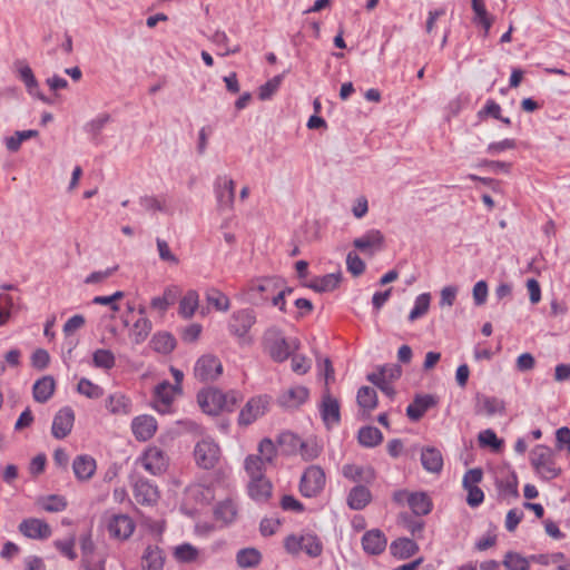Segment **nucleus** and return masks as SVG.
Returning a JSON list of instances; mask_svg holds the SVG:
<instances>
[{
    "mask_svg": "<svg viewBox=\"0 0 570 570\" xmlns=\"http://www.w3.org/2000/svg\"><path fill=\"white\" fill-rule=\"evenodd\" d=\"M75 421L73 411L70 407L61 409L55 416L52 422V434L57 439L66 438L72 426Z\"/></svg>",
    "mask_w": 570,
    "mask_h": 570,
    "instance_id": "nucleus-16",
    "label": "nucleus"
},
{
    "mask_svg": "<svg viewBox=\"0 0 570 570\" xmlns=\"http://www.w3.org/2000/svg\"><path fill=\"white\" fill-rule=\"evenodd\" d=\"M206 299L209 305L214 306L217 311L226 312L229 309V298L219 289L210 288L206 293Z\"/></svg>",
    "mask_w": 570,
    "mask_h": 570,
    "instance_id": "nucleus-44",
    "label": "nucleus"
},
{
    "mask_svg": "<svg viewBox=\"0 0 570 570\" xmlns=\"http://www.w3.org/2000/svg\"><path fill=\"white\" fill-rule=\"evenodd\" d=\"M77 391L89 399H98L102 395V389L87 379H81L78 382Z\"/></svg>",
    "mask_w": 570,
    "mask_h": 570,
    "instance_id": "nucleus-53",
    "label": "nucleus"
},
{
    "mask_svg": "<svg viewBox=\"0 0 570 570\" xmlns=\"http://www.w3.org/2000/svg\"><path fill=\"white\" fill-rule=\"evenodd\" d=\"M92 363L96 367L110 370L115 366L116 360L111 351L99 348L92 354Z\"/></svg>",
    "mask_w": 570,
    "mask_h": 570,
    "instance_id": "nucleus-45",
    "label": "nucleus"
},
{
    "mask_svg": "<svg viewBox=\"0 0 570 570\" xmlns=\"http://www.w3.org/2000/svg\"><path fill=\"white\" fill-rule=\"evenodd\" d=\"M325 483L324 470L318 465H309L301 478L299 491L304 497L313 498L322 492Z\"/></svg>",
    "mask_w": 570,
    "mask_h": 570,
    "instance_id": "nucleus-4",
    "label": "nucleus"
},
{
    "mask_svg": "<svg viewBox=\"0 0 570 570\" xmlns=\"http://www.w3.org/2000/svg\"><path fill=\"white\" fill-rule=\"evenodd\" d=\"M217 200L222 207H230L235 199V183L227 177H218L216 180Z\"/></svg>",
    "mask_w": 570,
    "mask_h": 570,
    "instance_id": "nucleus-20",
    "label": "nucleus"
},
{
    "mask_svg": "<svg viewBox=\"0 0 570 570\" xmlns=\"http://www.w3.org/2000/svg\"><path fill=\"white\" fill-rule=\"evenodd\" d=\"M479 442L481 445L490 446L495 451L502 446V441L499 440L497 434L490 429L480 432Z\"/></svg>",
    "mask_w": 570,
    "mask_h": 570,
    "instance_id": "nucleus-60",
    "label": "nucleus"
},
{
    "mask_svg": "<svg viewBox=\"0 0 570 570\" xmlns=\"http://www.w3.org/2000/svg\"><path fill=\"white\" fill-rule=\"evenodd\" d=\"M140 462L147 472L158 475L166 471L169 459L164 450L156 445H150L140 458Z\"/></svg>",
    "mask_w": 570,
    "mask_h": 570,
    "instance_id": "nucleus-7",
    "label": "nucleus"
},
{
    "mask_svg": "<svg viewBox=\"0 0 570 570\" xmlns=\"http://www.w3.org/2000/svg\"><path fill=\"white\" fill-rule=\"evenodd\" d=\"M373 373L394 382L402 375V368L399 365H383L379 366L377 371Z\"/></svg>",
    "mask_w": 570,
    "mask_h": 570,
    "instance_id": "nucleus-62",
    "label": "nucleus"
},
{
    "mask_svg": "<svg viewBox=\"0 0 570 570\" xmlns=\"http://www.w3.org/2000/svg\"><path fill=\"white\" fill-rule=\"evenodd\" d=\"M472 10L474 12L473 22L482 26V28L484 29V37H488L494 19L487 11L484 1L472 0Z\"/></svg>",
    "mask_w": 570,
    "mask_h": 570,
    "instance_id": "nucleus-28",
    "label": "nucleus"
},
{
    "mask_svg": "<svg viewBox=\"0 0 570 570\" xmlns=\"http://www.w3.org/2000/svg\"><path fill=\"white\" fill-rule=\"evenodd\" d=\"M371 492L363 485L354 487L347 497V504L353 510H362L371 501Z\"/></svg>",
    "mask_w": 570,
    "mask_h": 570,
    "instance_id": "nucleus-29",
    "label": "nucleus"
},
{
    "mask_svg": "<svg viewBox=\"0 0 570 570\" xmlns=\"http://www.w3.org/2000/svg\"><path fill=\"white\" fill-rule=\"evenodd\" d=\"M107 409L114 414H129L131 411V403L128 397L121 393L110 395L106 404Z\"/></svg>",
    "mask_w": 570,
    "mask_h": 570,
    "instance_id": "nucleus-35",
    "label": "nucleus"
},
{
    "mask_svg": "<svg viewBox=\"0 0 570 570\" xmlns=\"http://www.w3.org/2000/svg\"><path fill=\"white\" fill-rule=\"evenodd\" d=\"M423 468L432 473H439L443 466V456L435 448H425L421 453Z\"/></svg>",
    "mask_w": 570,
    "mask_h": 570,
    "instance_id": "nucleus-26",
    "label": "nucleus"
},
{
    "mask_svg": "<svg viewBox=\"0 0 570 570\" xmlns=\"http://www.w3.org/2000/svg\"><path fill=\"white\" fill-rule=\"evenodd\" d=\"M430 303L431 295L429 293L419 295L415 299L414 307L410 312L409 321L414 322L415 320L424 316L430 308Z\"/></svg>",
    "mask_w": 570,
    "mask_h": 570,
    "instance_id": "nucleus-46",
    "label": "nucleus"
},
{
    "mask_svg": "<svg viewBox=\"0 0 570 570\" xmlns=\"http://www.w3.org/2000/svg\"><path fill=\"white\" fill-rule=\"evenodd\" d=\"M180 393L178 385H173L168 381L159 383L155 387V407L157 411L165 413L171 404L176 394Z\"/></svg>",
    "mask_w": 570,
    "mask_h": 570,
    "instance_id": "nucleus-15",
    "label": "nucleus"
},
{
    "mask_svg": "<svg viewBox=\"0 0 570 570\" xmlns=\"http://www.w3.org/2000/svg\"><path fill=\"white\" fill-rule=\"evenodd\" d=\"M386 544L387 540L385 534L379 529L366 531L362 538L363 549L368 554L376 556L382 553Z\"/></svg>",
    "mask_w": 570,
    "mask_h": 570,
    "instance_id": "nucleus-18",
    "label": "nucleus"
},
{
    "mask_svg": "<svg viewBox=\"0 0 570 570\" xmlns=\"http://www.w3.org/2000/svg\"><path fill=\"white\" fill-rule=\"evenodd\" d=\"M32 137H36V129L16 131L14 135L6 138V147L9 151L16 153L19 150L22 141Z\"/></svg>",
    "mask_w": 570,
    "mask_h": 570,
    "instance_id": "nucleus-48",
    "label": "nucleus"
},
{
    "mask_svg": "<svg viewBox=\"0 0 570 570\" xmlns=\"http://www.w3.org/2000/svg\"><path fill=\"white\" fill-rule=\"evenodd\" d=\"M268 404L269 401L267 396L259 395L252 397L242 409L238 416V423L244 426L252 424L266 412Z\"/></svg>",
    "mask_w": 570,
    "mask_h": 570,
    "instance_id": "nucleus-9",
    "label": "nucleus"
},
{
    "mask_svg": "<svg viewBox=\"0 0 570 570\" xmlns=\"http://www.w3.org/2000/svg\"><path fill=\"white\" fill-rule=\"evenodd\" d=\"M283 76L278 75L269 79L266 83L262 85L258 90V98L261 100L269 99L279 88Z\"/></svg>",
    "mask_w": 570,
    "mask_h": 570,
    "instance_id": "nucleus-52",
    "label": "nucleus"
},
{
    "mask_svg": "<svg viewBox=\"0 0 570 570\" xmlns=\"http://www.w3.org/2000/svg\"><path fill=\"white\" fill-rule=\"evenodd\" d=\"M502 563L508 570H529V559L517 552H507Z\"/></svg>",
    "mask_w": 570,
    "mask_h": 570,
    "instance_id": "nucleus-50",
    "label": "nucleus"
},
{
    "mask_svg": "<svg viewBox=\"0 0 570 570\" xmlns=\"http://www.w3.org/2000/svg\"><path fill=\"white\" fill-rule=\"evenodd\" d=\"M165 563V557L161 549L157 546H148L141 557V567L144 570H161Z\"/></svg>",
    "mask_w": 570,
    "mask_h": 570,
    "instance_id": "nucleus-23",
    "label": "nucleus"
},
{
    "mask_svg": "<svg viewBox=\"0 0 570 570\" xmlns=\"http://www.w3.org/2000/svg\"><path fill=\"white\" fill-rule=\"evenodd\" d=\"M384 236L380 230H370L364 236L354 239L353 245L355 248L363 253L370 252L373 254L371 249L376 248L380 249L383 245Z\"/></svg>",
    "mask_w": 570,
    "mask_h": 570,
    "instance_id": "nucleus-24",
    "label": "nucleus"
},
{
    "mask_svg": "<svg viewBox=\"0 0 570 570\" xmlns=\"http://www.w3.org/2000/svg\"><path fill=\"white\" fill-rule=\"evenodd\" d=\"M341 273H331L321 277L313 278L306 286L318 293L334 291L341 282Z\"/></svg>",
    "mask_w": 570,
    "mask_h": 570,
    "instance_id": "nucleus-25",
    "label": "nucleus"
},
{
    "mask_svg": "<svg viewBox=\"0 0 570 570\" xmlns=\"http://www.w3.org/2000/svg\"><path fill=\"white\" fill-rule=\"evenodd\" d=\"M223 373L220 360L213 354L200 356L194 367V375L200 382L217 380Z\"/></svg>",
    "mask_w": 570,
    "mask_h": 570,
    "instance_id": "nucleus-6",
    "label": "nucleus"
},
{
    "mask_svg": "<svg viewBox=\"0 0 570 570\" xmlns=\"http://www.w3.org/2000/svg\"><path fill=\"white\" fill-rule=\"evenodd\" d=\"M224 393L216 387H207L198 392L197 401L202 410L210 415H217L224 410Z\"/></svg>",
    "mask_w": 570,
    "mask_h": 570,
    "instance_id": "nucleus-8",
    "label": "nucleus"
},
{
    "mask_svg": "<svg viewBox=\"0 0 570 570\" xmlns=\"http://www.w3.org/2000/svg\"><path fill=\"white\" fill-rule=\"evenodd\" d=\"M298 450L305 461H312L321 453L320 446L313 441H302Z\"/></svg>",
    "mask_w": 570,
    "mask_h": 570,
    "instance_id": "nucleus-59",
    "label": "nucleus"
},
{
    "mask_svg": "<svg viewBox=\"0 0 570 570\" xmlns=\"http://www.w3.org/2000/svg\"><path fill=\"white\" fill-rule=\"evenodd\" d=\"M342 473L353 482L372 483L375 480V472L371 466L346 464L343 466Z\"/></svg>",
    "mask_w": 570,
    "mask_h": 570,
    "instance_id": "nucleus-22",
    "label": "nucleus"
},
{
    "mask_svg": "<svg viewBox=\"0 0 570 570\" xmlns=\"http://www.w3.org/2000/svg\"><path fill=\"white\" fill-rule=\"evenodd\" d=\"M258 456L264 459L266 464H271L276 456V446L268 438L263 439L258 444Z\"/></svg>",
    "mask_w": 570,
    "mask_h": 570,
    "instance_id": "nucleus-54",
    "label": "nucleus"
},
{
    "mask_svg": "<svg viewBox=\"0 0 570 570\" xmlns=\"http://www.w3.org/2000/svg\"><path fill=\"white\" fill-rule=\"evenodd\" d=\"M390 549L394 557L406 559L415 554L419 550V547L411 539L400 538L392 542Z\"/></svg>",
    "mask_w": 570,
    "mask_h": 570,
    "instance_id": "nucleus-30",
    "label": "nucleus"
},
{
    "mask_svg": "<svg viewBox=\"0 0 570 570\" xmlns=\"http://www.w3.org/2000/svg\"><path fill=\"white\" fill-rule=\"evenodd\" d=\"M244 468L250 480L265 476L266 463L256 454H250L245 459Z\"/></svg>",
    "mask_w": 570,
    "mask_h": 570,
    "instance_id": "nucleus-37",
    "label": "nucleus"
},
{
    "mask_svg": "<svg viewBox=\"0 0 570 570\" xmlns=\"http://www.w3.org/2000/svg\"><path fill=\"white\" fill-rule=\"evenodd\" d=\"M55 547L60 551L61 554L67 557L69 560H75L77 558V553L75 551V538L71 537L67 540H57L55 541Z\"/></svg>",
    "mask_w": 570,
    "mask_h": 570,
    "instance_id": "nucleus-61",
    "label": "nucleus"
},
{
    "mask_svg": "<svg viewBox=\"0 0 570 570\" xmlns=\"http://www.w3.org/2000/svg\"><path fill=\"white\" fill-rule=\"evenodd\" d=\"M436 404L434 396L430 394H417L406 409V415L411 421H419L425 412Z\"/></svg>",
    "mask_w": 570,
    "mask_h": 570,
    "instance_id": "nucleus-19",
    "label": "nucleus"
},
{
    "mask_svg": "<svg viewBox=\"0 0 570 570\" xmlns=\"http://www.w3.org/2000/svg\"><path fill=\"white\" fill-rule=\"evenodd\" d=\"M135 522L127 514H115L108 520L109 535L117 540H127L135 530Z\"/></svg>",
    "mask_w": 570,
    "mask_h": 570,
    "instance_id": "nucleus-11",
    "label": "nucleus"
},
{
    "mask_svg": "<svg viewBox=\"0 0 570 570\" xmlns=\"http://www.w3.org/2000/svg\"><path fill=\"white\" fill-rule=\"evenodd\" d=\"M367 381H370L372 384L377 386L384 394H386L389 397L393 399L395 395V390L391 385L392 381H389L379 374L370 373L366 376Z\"/></svg>",
    "mask_w": 570,
    "mask_h": 570,
    "instance_id": "nucleus-57",
    "label": "nucleus"
},
{
    "mask_svg": "<svg viewBox=\"0 0 570 570\" xmlns=\"http://www.w3.org/2000/svg\"><path fill=\"white\" fill-rule=\"evenodd\" d=\"M195 460L198 466L209 470L216 466L220 459L219 445L210 438L197 442L194 450Z\"/></svg>",
    "mask_w": 570,
    "mask_h": 570,
    "instance_id": "nucleus-5",
    "label": "nucleus"
},
{
    "mask_svg": "<svg viewBox=\"0 0 570 570\" xmlns=\"http://www.w3.org/2000/svg\"><path fill=\"white\" fill-rule=\"evenodd\" d=\"M198 550L189 543H183L174 549V557L178 562H194L198 558Z\"/></svg>",
    "mask_w": 570,
    "mask_h": 570,
    "instance_id": "nucleus-47",
    "label": "nucleus"
},
{
    "mask_svg": "<svg viewBox=\"0 0 570 570\" xmlns=\"http://www.w3.org/2000/svg\"><path fill=\"white\" fill-rule=\"evenodd\" d=\"M255 320L254 312L250 309L235 312L229 322V331L238 337H244L254 325Z\"/></svg>",
    "mask_w": 570,
    "mask_h": 570,
    "instance_id": "nucleus-13",
    "label": "nucleus"
},
{
    "mask_svg": "<svg viewBox=\"0 0 570 570\" xmlns=\"http://www.w3.org/2000/svg\"><path fill=\"white\" fill-rule=\"evenodd\" d=\"M55 389L56 382L52 376L48 375L38 380V402L48 401L52 396Z\"/></svg>",
    "mask_w": 570,
    "mask_h": 570,
    "instance_id": "nucleus-51",
    "label": "nucleus"
},
{
    "mask_svg": "<svg viewBox=\"0 0 570 570\" xmlns=\"http://www.w3.org/2000/svg\"><path fill=\"white\" fill-rule=\"evenodd\" d=\"M272 483L265 476L252 479L248 483V494L258 502H266L272 495Z\"/></svg>",
    "mask_w": 570,
    "mask_h": 570,
    "instance_id": "nucleus-21",
    "label": "nucleus"
},
{
    "mask_svg": "<svg viewBox=\"0 0 570 570\" xmlns=\"http://www.w3.org/2000/svg\"><path fill=\"white\" fill-rule=\"evenodd\" d=\"M198 307V293L188 291L179 302V314L185 318H190Z\"/></svg>",
    "mask_w": 570,
    "mask_h": 570,
    "instance_id": "nucleus-42",
    "label": "nucleus"
},
{
    "mask_svg": "<svg viewBox=\"0 0 570 570\" xmlns=\"http://www.w3.org/2000/svg\"><path fill=\"white\" fill-rule=\"evenodd\" d=\"M320 413L324 424L327 428L338 424L341 421L340 402L330 393L328 387H325L323 392L322 402L320 404Z\"/></svg>",
    "mask_w": 570,
    "mask_h": 570,
    "instance_id": "nucleus-10",
    "label": "nucleus"
},
{
    "mask_svg": "<svg viewBox=\"0 0 570 570\" xmlns=\"http://www.w3.org/2000/svg\"><path fill=\"white\" fill-rule=\"evenodd\" d=\"M131 429L138 441H147L156 433L157 422L150 415H140L132 420Z\"/></svg>",
    "mask_w": 570,
    "mask_h": 570,
    "instance_id": "nucleus-17",
    "label": "nucleus"
},
{
    "mask_svg": "<svg viewBox=\"0 0 570 570\" xmlns=\"http://www.w3.org/2000/svg\"><path fill=\"white\" fill-rule=\"evenodd\" d=\"M20 79L26 83L28 91L33 95L36 89V78L29 66H22L18 69Z\"/></svg>",
    "mask_w": 570,
    "mask_h": 570,
    "instance_id": "nucleus-63",
    "label": "nucleus"
},
{
    "mask_svg": "<svg viewBox=\"0 0 570 570\" xmlns=\"http://www.w3.org/2000/svg\"><path fill=\"white\" fill-rule=\"evenodd\" d=\"M154 350L164 354L170 353L175 346V338L168 333H159L153 337Z\"/></svg>",
    "mask_w": 570,
    "mask_h": 570,
    "instance_id": "nucleus-49",
    "label": "nucleus"
},
{
    "mask_svg": "<svg viewBox=\"0 0 570 570\" xmlns=\"http://www.w3.org/2000/svg\"><path fill=\"white\" fill-rule=\"evenodd\" d=\"M67 500L62 495L50 494L38 499V505L47 512H61L67 508Z\"/></svg>",
    "mask_w": 570,
    "mask_h": 570,
    "instance_id": "nucleus-36",
    "label": "nucleus"
},
{
    "mask_svg": "<svg viewBox=\"0 0 570 570\" xmlns=\"http://www.w3.org/2000/svg\"><path fill=\"white\" fill-rule=\"evenodd\" d=\"M135 497L139 503H151L157 499V489L148 482H137L135 485Z\"/></svg>",
    "mask_w": 570,
    "mask_h": 570,
    "instance_id": "nucleus-41",
    "label": "nucleus"
},
{
    "mask_svg": "<svg viewBox=\"0 0 570 570\" xmlns=\"http://www.w3.org/2000/svg\"><path fill=\"white\" fill-rule=\"evenodd\" d=\"M308 396L309 391L306 386H292L279 394L277 403L284 409L294 410L304 404Z\"/></svg>",
    "mask_w": 570,
    "mask_h": 570,
    "instance_id": "nucleus-12",
    "label": "nucleus"
},
{
    "mask_svg": "<svg viewBox=\"0 0 570 570\" xmlns=\"http://www.w3.org/2000/svg\"><path fill=\"white\" fill-rule=\"evenodd\" d=\"M237 514L236 504L232 500L220 502L215 509V515L225 523H230Z\"/></svg>",
    "mask_w": 570,
    "mask_h": 570,
    "instance_id": "nucleus-43",
    "label": "nucleus"
},
{
    "mask_svg": "<svg viewBox=\"0 0 570 570\" xmlns=\"http://www.w3.org/2000/svg\"><path fill=\"white\" fill-rule=\"evenodd\" d=\"M262 560L261 552L255 548H245L237 552L236 561L239 568L247 569L254 568L259 564Z\"/></svg>",
    "mask_w": 570,
    "mask_h": 570,
    "instance_id": "nucleus-34",
    "label": "nucleus"
},
{
    "mask_svg": "<svg viewBox=\"0 0 570 570\" xmlns=\"http://www.w3.org/2000/svg\"><path fill=\"white\" fill-rule=\"evenodd\" d=\"M356 401L364 412L370 413L377 406V394L374 389L362 386L357 392Z\"/></svg>",
    "mask_w": 570,
    "mask_h": 570,
    "instance_id": "nucleus-33",
    "label": "nucleus"
},
{
    "mask_svg": "<svg viewBox=\"0 0 570 570\" xmlns=\"http://www.w3.org/2000/svg\"><path fill=\"white\" fill-rule=\"evenodd\" d=\"M504 411L503 401L497 397L481 396L478 397L476 414H487L489 416Z\"/></svg>",
    "mask_w": 570,
    "mask_h": 570,
    "instance_id": "nucleus-32",
    "label": "nucleus"
},
{
    "mask_svg": "<svg viewBox=\"0 0 570 570\" xmlns=\"http://www.w3.org/2000/svg\"><path fill=\"white\" fill-rule=\"evenodd\" d=\"M399 523L406 528L412 535L420 538L424 529V522L421 520L412 519L407 514H401Z\"/></svg>",
    "mask_w": 570,
    "mask_h": 570,
    "instance_id": "nucleus-56",
    "label": "nucleus"
},
{
    "mask_svg": "<svg viewBox=\"0 0 570 570\" xmlns=\"http://www.w3.org/2000/svg\"><path fill=\"white\" fill-rule=\"evenodd\" d=\"M284 548L293 556L304 552L311 558H317L323 552L322 541L311 532L287 535L284 540Z\"/></svg>",
    "mask_w": 570,
    "mask_h": 570,
    "instance_id": "nucleus-1",
    "label": "nucleus"
},
{
    "mask_svg": "<svg viewBox=\"0 0 570 570\" xmlns=\"http://www.w3.org/2000/svg\"><path fill=\"white\" fill-rule=\"evenodd\" d=\"M178 294V289L175 286L167 287L161 296L154 297L150 305L154 309L164 313L168 306L174 304Z\"/></svg>",
    "mask_w": 570,
    "mask_h": 570,
    "instance_id": "nucleus-38",
    "label": "nucleus"
},
{
    "mask_svg": "<svg viewBox=\"0 0 570 570\" xmlns=\"http://www.w3.org/2000/svg\"><path fill=\"white\" fill-rule=\"evenodd\" d=\"M266 348L268 351L269 356L275 362H284L287 360L292 353L293 350L298 348V344L296 342H293V345L288 343L284 337L282 336H275L274 338H268L266 342Z\"/></svg>",
    "mask_w": 570,
    "mask_h": 570,
    "instance_id": "nucleus-14",
    "label": "nucleus"
},
{
    "mask_svg": "<svg viewBox=\"0 0 570 570\" xmlns=\"http://www.w3.org/2000/svg\"><path fill=\"white\" fill-rule=\"evenodd\" d=\"M150 331V321L141 316L134 323V326L130 331V337L135 344H140L148 337Z\"/></svg>",
    "mask_w": 570,
    "mask_h": 570,
    "instance_id": "nucleus-39",
    "label": "nucleus"
},
{
    "mask_svg": "<svg viewBox=\"0 0 570 570\" xmlns=\"http://www.w3.org/2000/svg\"><path fill=\"white\" fill-rule=\"evenodd\" d=\"M530 462L543 480H552L560 475L561 468L557 466L553 451L544 445H537L530 453Z\"/></svg>",
    "mask_w": 570,
    "mask_h": 570,
    "instance_id": "nucleus-2",
    "label": "nucleus"
},
{
    "mask_svg": "<svg viewBox=\"0 0 570 570\" xmlns=\"http://www.w3.org/2000/svg\"><path fill=\"white\" fill-rule=\"evenodd\" d=\"M72 469L79 480H88L95 473L96 461L89 455H79L73 460Z\"/></svg>",
    "mask_w": 570,
    "mask_h": 570,
    "instance_id": "nucleus-27",
    "label": "nucleus"
},
{
    "mask_svg": "<svg viewBox=\"0 0 570 570\" xmlns=\"http://www.w3.org/2000/svg\"><path fill=\"white\" fill-rule=\"evenodd\" d=\"M279 277H262L249 283L247 288L248 301L255 305L269 302L272 294L279 287Z\"/></svg>",
    "mask_w": 570,
    "mask_h": 570,
    "instance_id": "nucleus-3",
    "label": "nucleus"
},
{
    "mask_svg": "<svg viewBox=\"0 0 570 570\" xmlns=\"http://www.w3.org/2000/svg\"><path fill=\"white\" fill-rule=\"evenodd\" d=\"M383 440L381 431L375 426H364L358 431V441L362 445L373 448Z\"/></svg>",
    "mask_w": 570,
    "mask_h": 570,
    "instance_id": "nucleus-40",
    "label": "nucleus"
},
{
    "mask_svg": "<svg viewBox=\"0 0 570 570\" xmlns=\"http://www.w3.org/2000/svg\"><path fill=\"white\" fill-rule=\"evenodd\" d=\"M86 323V320L82 315H73L70 317L66 324L63 325V333L66 336L72 335L76 331L81 328Z\"/></svg>",
    "mask_w": 570,
    "mask_h": 570,
    "instance_id": "nucleus-64",
    "label": "nucleus"
},
{
    "mask_svg": "<svg viewBox=\"0 0 570 570\" xmlns=\"http://www.w3.org/2000/svg\"><path fill=\"white\" fill-rule=\"evenodd\" d=\"M415 515H426L432 510V502L423 492L411 493L407 503Z\"/></svg>",
    "mask_w": 570,
    "mask_h": 570,
    "instance_id": "nucleus-31",
    "label": "nucleus"
},
{
    "mask_svg": "<svg viewBox=\"0 0 570 570\" xmlns=\"http://www.w3.org/2000/svg\"><path fill=\"white\" fill-rule=\"evenodd\" d=\"M346 266H347V271L353 276H360L365 271V263L361 259V257L357 254H355L353 252H350L347 254Z\"/></svg>",
    "mask_w": 570,
    "mask_h": 570,
    "instance_id": "nucleus-58",
    "label": "nucleus"
},
{
    "mask_svg": "<svg viewBox=\"0 0 570 570\" xmlns=\"http://www.w3.org/2000/svg\"><path fill=\"white\" fill-rule=\"evenodd\" d=\"M210 40L215 45L224 48V52L220 53L222 56H228L230 53H237V52L240 51V46L239 45H236V46H234L232 48L228 46V37H227L226 32H224V31L217 30L212 36Z\"/></svg>",
    "mask_w": 570,
    "mask_h": 570,
    "instance_id": "nucleus-55",
    "label": "nucleus"
}]
</instances>
